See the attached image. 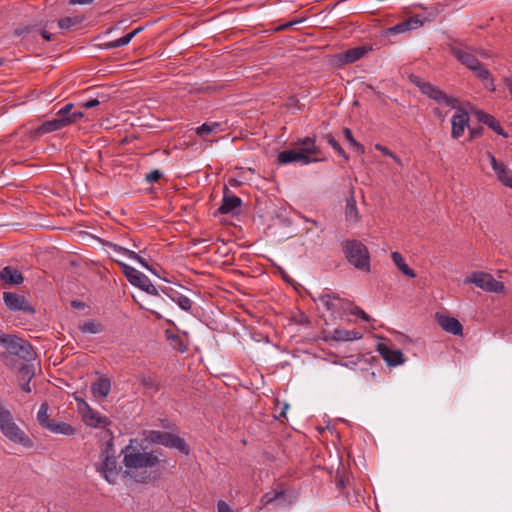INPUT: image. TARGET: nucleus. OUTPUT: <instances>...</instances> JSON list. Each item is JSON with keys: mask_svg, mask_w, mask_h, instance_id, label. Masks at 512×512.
I'll return each mask as SVG.
<instances>
[{"mask_svg": "<svg viewBox=\"0 0 512 512\" xmlns=\"http://www.w3.org/2000/svg\"><path fill=\"white\" fill-rule=\"evenodd\" d=\"M498 179L507 187L512 188V171L503 165L497 172Z\"/></svg>", "mask_w": 512, "mask_h": 512, "instance_id": "38", "label": "nucleus"}, {"mask_svg": "<svg viewBox=\"0 0 512 512\" xmlns=\"http://www.w3.org/2000/svg\"><path fill=\"white\" fill-rule=\"evenodd\" d=\"M437 322L439 326L447 333L455 336H462L463 326L458 319L451 316L437 314Z\"/></svg>", "mask_w": 512, "mask_h": 512, "instance_id": "18", "label": "nucleus"}, {"mask_svg": "<svg viewBox=\"0 0 512 512\" xmlns=\"http://www.w3.org/2000/svg\"><path fill=\"white\" fill-rule=\"evenodd\" d=\"M409 31L407 24L405 21H402L390 28H388L387 32L392 34H399Z\"/></svg>", "mask_w": 512, "mask_h": 512, "instance_id": "46", "label": "nucleus"}, {"mask_svg": "<svg viewBox=\"0 0 512 512\" xmlns=\"http://www.w3.org/2000/svg\"><path fill=\"white\" fill-rule=\"evenodd\" d=\"M472 72H474L476 77L483 82V85L486 89H488L491 92H494L496 90L494 80L491 76L490 71L486 69L482 63L476 66L475 70H472Z\"/></svg>", "mask_w": 512, "mask_h": 512, "instance_id": "28", "label": "nucleus"}, {"mask_svg": "<svg viewBox=\"0 0 512 512\" xmlns=\"http://www.w3.org/2000/svg\"><path fill=\"white\" fill-rule=\"evenodd\" d=\"M20 385H21V388H22V390L24 392H26V393H30L31 392L30 382H23Z\"/></svg>", "mask_w": 512, "mask_h": 512, "instance_id": "60", "label": "nucleus"}, {"mask_svg": "<svg viewBox=\"0 0 512 512\" xmlns=\"http://www.w3.org/2000/svg\"><path fill=\"white\" fill-rule=\"evenodd\" d=\"M71 305H72L73 308H76V309L84 308V303H82L80 301H72Z\"/></svg>", "mask_w": 512, "mask_h": 512, "instance_id": "61", "label": "nucleus"}, {"mask_svg": "<svg viewBox=\"0 0 512 512\" xmlns=\"http://www.w3.org/2000/svg\"><path fill=\"white\" fill-rule=\"evenodd\" d=\"M139 382L146 389L154 393L160 390V382L154 374H143L139 377Z\"/></svg>", "mask_w": 512, "mask_h": 512, "instance_id": "31", "label": "nucleus"}, {"mask_svg": "<svg viewBox=\"0 0 512 512\" xmlns=\"http://www.w3.org/2000/svg\"><path fill=\"white\" fill-rule=\"evenodd\" d=\"M348 314L355 315V316L361 318L362 320H364L366 322H370L372 320V318L364 310H362L358 306L353 305L352 302H350V307L348 309Z\"/></svg>", "mask_w": 512, "mask_h": 512, "instance_id": "42", "label": "nucleus"}, {"mask_svg": "<svg viewBox=\"0 0 512 512\" xmlns=\"http://www.w3.org/2000/svg\"><path fill=\"white\" fill-rule=\"evenodd\" d=\"M78 329L84 334H98L103 332L104 326L100 321L91 319L80 324Z\"/></svg>", "mask_w": 512, "mask_h": 512, "instance_id": "33", "label": "nucleus"}, {"mask_svg": "<svg viewBox=\"0 0 512 512\" xmlns=\"http://www.w3.org/2000/svg\"><path fill=\"white\" fill-rule=\"evenodd\" d=\"M130 41H131L130 36H128V34H126L116 40L109 41V42L103 44L102 48L103 49H115V48L122 47V46L129 44Z\"/></svg>", "mask_w": 512, "mask_h": 512, "instance_id": "39", "label": "nucleus"}, {"mask_svg": "<svg viewBox=\"0 0 512 512\" xmlns=\"http://www.w3.org/2000/svg\"><path fill=\"white\" fill-rule=\"evenodd\" d=\"M145 439L150 443L163 445L167 448L177 449L183 454L189 453L185 440L170 432L151 430L146 432Z\"/></svg>", "mask_w": 512, "mask_h": 512, "instance_id": "7", "label": "nucleus"}, {"mask_svg": "<svg viewBox=\"0 0 512 512\" xmlns=\"http://www.w3.org/2000/svg\"><path fill=\"white\" fill-rule=\"evenodd\" d=\"M111 391V381L107 377H100L91 385V392L97 399L106 398Z\"/></svg>", "mask_w": 512, "mask_h": 512, "instance_id": "24", "label": "nucleus"}, {"mask_svg": "<svg viewBox=\"0 0 512 512\" xmlns=\"http://www.w3.org/2000/svg\"><path fill=\"white\" fill-rule=\"evenodd\" d=\"M242 200L230 192V190L225 186L223 191V200L222 204L219 207L218 211L221 214H228L233 212L236 208L240 207Z\"/></svg>", "mask_w": 512, "mask_h": 512, "instance_id": "20", "label": "nucleus"}, {"mask_svg": "<svg viewBox=\"0 0 512 512\" xmlns=\"http://www.w3.org/2000/svg\"><path fill=\"white\" fill-rule=\"evenodd\" d=\"M452 55L469 70H475L481 62L477 59L476 55L482 58H489L491 55L483 49H474L471 46L460 44H454L450 46Z\"/></svg>", "mask_w": 512, "mask_h": 512, "instance_id": "5", "label": "nucleus"}, {"mask_svg": "<svg viewBox=\"0 0 512 512\" xmlns=\"http://www.w3.org/2000/svg\"><path fill=\"white\" fill-rule=\"evenodd\" d=\"M63 122L64 121L58 120L57 118L45 121L33 131V136L39 137L54 131L61 130L64 128Z\"/></svg>", "mask_w": 512, "mask_h": 512, "instance_id": "25", "label": "nucleus"}, {"mask_svg": "<svg viewBox=\"0 0 512 512\" xmlns=\"http://www.w3.org/2000/svg\"><path fill=\"white\" fill-rule=\"evenodd\" d=\"M106 246L117 253H121L132 260H136L143 268L152 271V267L148 264V262L136 252L112 242H107Z\"/></svg>", "mask_w": 512, "mask_h": 512, "instance_id": "23", "label": "nucleus"}, {"mask_svg": "<svg viewBox=\"0 0 512 512\" xmlns=\"http://www.w3.org/2000/svg\"><path fill=\"white\" fill-rule=\"evenodd\" d=\"M162 176V173L159 170H153L146 174L145 180L152 184L154 182H157Z\"/></svg>", "mask_w": 512, "mask_h": 512, "instance_id": "48", "label": "nucleus"}, {"mask_svg": "<svg viewBox=\"0 0 512 512\" xmlns=\"http://www.w3.org/2000/svg\"><path fill=\"white\" fill-rule=\"evenodd\" d=\"M295 500L296 497L292 492H288L282 484H277L261 497L260 503L263 506L275 504L276 507L284 508L291 506Z\"/></svg>", "mask_w": 512, "mask_h": 512, "instance_id": "9", "label": "nucleus"}, {"mask_svg": "<svg viewBox=\"0 0 512 512\" xmlns=\"http://www.w3.org/2000/svg\"><path fill=\"white\" fill-rule=\"evenodd\" d=\"M31 30H32V28H29V27L17 28L15 30V34L16 35H23L25 33H30Z\"/></svg>", "mask_w": 512, "mask_h": 512, "instance_id": "57", "label": "nucleus"}, {"mask_svg": "<svg viewBox=\"0 0 512 512\" xmlns=\"http://www.w3.org/2000/svg\"><path fill=\"white\" fill-rule=\"evenodd\" d=\"M375 149L380 151L385 156L391 157V155L393 154V152L391 150H389L387 147H385L381 144H376Z\"/></svg>", "mask_w": 512, "mask_h": 512, "instance_id": "52", "label": "nucleus"}, {"mask_svg": "<svg viewBox=\"0 0 512 512\" xmlns=\"http://www.w3.org/2000/svg\"><path fill=\"white\" fill-rule=\"evenodd\" d=\"M115 261L120 266L123 274L129 281V283L132 284L133 286L142 289L146 282L149 280V278L144 273L138 271L134 267L119 260Z\"/></svg>", "mask_w": 512, "mask_h": 512, "instance_id": "14", "label": "nucleus"}, {"mask_svg": "<svg viewBox=\"0 0 512 512\" xmlns=\"http://www.w3.org/2000/svg\"><path fill=\"white\" fill-rule=\"evenodd\" d=\"M83 420L86 425L93 428H104L110 423L106 416L90 408L83 414Z\"/></svg>", "mask_w": 512, "mask_h": 512, "instance_id": "21", "label": "nucleus"}, {"mask_svg": "<svg viewBox=\"0 0 512 512\" xmlns=\"http://www.w3.org/2000/svg\"><path fill=\"white\" fill-rule=\"evenodd\" d=\"M297 149L300 152H303L304 155H308L309 157H316L320 154V149L315 144V139L310 137H305L300 139L297 143Z\"/></svg>", "mask_w": 512, "mask_h": 512, "instance_id": "26", "label": "nucleus"}, {"mask_svg": "<svg viewBox=\"0 0 512 512\" xmlns=\"http://www.w3.org/2000/svg\"><path fill=\"white\" fill-rule=\"evenodd\" d=\"M392 260L398 269L410 278H415L416 273L413 269H411L406 263L403 256L399 252H392L391 254Z\"/></svg>", "mask_w": 512, "mask_h": 512, "instance_id": "32", "label": "nucleus"}, {"mask_svg": "<svg viewBox=\"0 0 512 512\" xmlns=\"http://www.w3.org/2000/svg\"><path fill=\"white\" fill-rule=\"evenodd\" d=\"M407 27L410 30L417 29L423 25V20L419 16H412L405 20Z\"/></svg>", "mask_w": 512, "mask_h": 512, "instance_id": "45", "label": "nucleus"}, {"mask_svg": "<svg viewBox=\"0 0 512 512\" xmlns=\"http://www.w3.org/2000/svg\"><path fill=\"white\" fill-rule=\"evenodd\" d=\"M345 216L348 221H357L359 218L356 201L353 196L347 199L345 207Z\"/></svg>", "mask_w": 512, "mask_h": 512, "instance_id": "35", "label": "nucleus"}, {"mask_svg": "<svg viewBox=\"0 0 512 512\" xmlns=\"http://www.w3.org/2000/svg\"><path fill=\"white\" fill-rule=\"evenodd\" d=\"M434 115L439 118L441 121H443L446 117V113H443L441 109L435 108L434 109Z\"/></svg>", "mask_w": 512, "mask_h": 512, "instance_id": "56", "label": "nucleus"}, {"mask_svg": "<svg viewBox=\"0 0 512 512\" xmlns=\"http://www.w3.org/2000/svg\"><path fill=\"white\" fill-rule=\"evenodd\" d=\"M370 50L371 48L366 46L354 47L338 54L336 60L339 65L352 64L363 58Z\"/></svg>", "mask_w": 512, "mask_h": 512, "instance_id": "16", "label": "nucleus"}, {"mask_svg": "<svg viewBox=\"0 0 512 512\" xmlns=\"http://www.w3.org/2000/svg\"><path fill=\"white\" fill-rule=\"evenodd\" d=\"M46 429L54 434H61L66 436L74 435L76 432L75 428L69 423L57 420H52L50 424H47Z\"/></svg>", "mask_w": 512, "mask_h": 512, "instance_id": "29", "label": "nucleus"}, {"mask_svg": "<svg viewBox=\"0 0 512 512\" xmlns=\"http://www.w3.org/2000/svg\"><path fill=\"white\" fill-rule=\"evenodd\" d=\"M160 292L167 296L171 301L175 302L182 310L190 311L192 308V301L187 296L180 294L172 287H161Z\"/></svg>", "mask_w": 512, "mask_h": 512, "instance_id": "19", "label": "nucleus"}, {"mask_svg": "<svg viewBox=\"0 0 512 512\" xmlns=\"http://www.w3.org/2000/svg\"><path fill=\"white\" fill-rule=\"evenodd\" d=\"M478 120L486 125H488L492 130H494L497 134L508 137V134L501 127L498 120H496L492 115H489L484 112L477 113Z\"/></svg>", "mask_w": 512, "mask_h": 512, "instance_id": "30", "label": "nucleus"}, {"mask_svg": "<svg viewBox=\"0 0 512 512\" xmlns=\"http://www.w3.org/2000/svg\"><path fill=\"white\" fill-rule=\"evenodd\" d=\"M3 300L6 307L11 311H22L28 314H34L35 309L25 296L14 293L4 292Z\"/></svg>", "mask_w": 512, "mask_h": 512, "instance_id": "11", "label": "nucleus"}, {"mask_svg": "<svg viewBox=\"0 0 512 512\" xmlns=\"http://www.w3.org/2000/svg\"><path fill=\"white\" fill-rule=\"evenodd\" d=\"M48 410H49L48 404L42 403L37 412V421L45 429H46V425L50 424L52 421L49 419Z\"/></svg>", "mask_w": 512, "mask_h": 512, "instance_id": "37", "label": "nucleus"}, {"mask_svg": "<svg viewBox=\"0 0 512 512\" xmlns=\"http://www.w3.org/2000/svg\"><path fill=\"white\" fill-rule=\"evenodd\" d=\"M150 312H151L153 315H155V317H156L157 319H162V318H163V316H162L159 312H157V311L150 310Z\"/></svg>", "mask_w": 512, "mask_h": 512, "instance_id": "63", "label": "nucleus"}, {"mask_svg": "<svg viewBox=\"0 0 512 512\" xmlns=\"http://www.w3.org/2000/svg\"><path fill=\"white\" fill-rule=\"evenodd\" d=\"M101 463L96 466L97 471L102 477L110 484L116 483L119 471L117 469V461L113 455L112 443H107L105 449L102 451Z\"/></svg>", "mask_w": 512, "mask_h": 512, "instance_id": "8", "label": "nucleus"}, {"mask_svg": "<svg viewBox=\"0 0 512 512\" xmlns=\"http://www.w3.org/2000/svg\"><path fill=\"white\" fill-rule=\"evenodd\" d=\"M99 104H100V102L97 99H91V100L86 101L85 103H83L82 107L84 109H91V108H94V107L98 106Z\"/></svg>", "mask_w": 512, "mask_h": 512, "instance_id": "54", "label": "nucleus"}, {"mask_svg": "<svg viewBox=\"0 0 512 512\" xmlns=\"http://www.w3.org/2000/svg\"><path fill=\"white\" fill-rule=\"evenodd\" d=\"M94 0H69L70 5H86L92 3Z\"/></svg>", "mask_w": 512, "mask_h": 512, "instance_id": "55", "label": "nucleus"}, {"mask_svg": "<svg viewBox=\"0 0 512 512\" xmlns=\"http://www.w3.org/2000/svg\"><path fill=\"white\" fill-rule=\"evenodd\" d=\"M391 158H392V159H393V160H394L398 165L402 166V161H401V159H400L396 154H394V153H393V154L391 155Z\"/></svg>", "mask_w": 512, "mask_h": 512, "instance_id": "62", "label": "nucleus"}, {"mask_svg": "<svg viewBox=\"0 0 512 512\" xmlns=\"http://www.w3.org/2000/svg\"><path fill=\"white\" fill-rule=\"evenodd\" d=\"M343 133L346 140L350 143V145L353 148H355L357 152L364 153V146L355 140V138L352 135V131L349 128H344Z\"/></svg>", "mask_w": 512, "mask_h": 512, "instance_id": "41", "label": "nucleus"}, {"mask_svg": "<svg viewBox=\"0 0 512 512\" xmlns=\"http://www.w3.org/2000/svg\"><path fill=\"white\" fill-rule=\"evenodd\" d=\"M165 334H166L167 338L172 341V343H179L181 346H183V347L179 348V350L181 352H184L186 350V347L183 345V343L178 335L172 334L170 330H166Z\"/></svg>", "mask_w": 512, "mask_h": 512, "instance_id": "49", "label": "nucleus"}, {"mask_svg": "<svg viewBox=\"0 0 512 512\" xmlns=\"http://www.w3.org/2000/svg\"><path fill=\"white\" fill-rule=\"evenodd\" d=\"M325 140L327 141V143L341 156L343 157L346 161L349 159L348 155L346 154V152L344 151V149L340 146V144L338 143V141L331 135V134H327L325 135Z\"/></svg>", "mask_w": 512, "mask_h": 512, "instance_id": "40", "label": "nucleus"}, {"mask_svg": "<svg viewBox=\"0 0 512 512\" xmlns=\"http://www.w3.org/2000/svg\"><path fill=\"white\" fill-rule=\"evenodd\" d=\"M143 291H145L146 293L150 294V295H153V296H158L159 295V291L160 289H157L153 284L152 282L150 281V279L146 282V284L143 286V288L141 289Z\"/></svg>", "mask_w": 512, "mask_h": 512, "instance_id": "47", "label": "nucleus"}, {"mask_svg": "<svg viewBox=\"0 0 512 512\" xmlns=\"http://www.w3.org/2000/svg\"><path fill=\"white\" fill-rule=\"evenodd\" d=\"M347 261L356 269L370 271V255L367 247L357 240H348L343 245Z\"/></svg>", "mask_w": 512, "mask_h": 512, "instance_id": "3", "label": "nucleus"}, {"mask_svg": "<svg viewBox=\"0 0 512 512\" xmlns=\"http://www.w3.org/2000/svg\"><path fill=\"white\" fill-rule=\"evenodd\" d=\"M312 299L314 302L321 304L334 318L343 319L348 314L350 301L330 290L326 289L317 297H312Z\"/></svg>", "mask_w": 512, "mask_h": 512, "instance_id": "4", "label": "nucleus"}, {"mask_svg": "<svg viewBox=\"0 0 512 512\" xmlns=\"http://www.w3.org/2000/svg\"><path fill=\"white\" fill-rule=\"evenodd\" d=\"M220 126L218 122L204 123L196 128V134L200 137H204L220 130Z\"/></svg>", "mask_w": 512, "mask_h": 512, "instance_id": "36", "label": "nucleus"}, {"mask_svg": "<svg viewBox=\"0 0 512 512\" xmlns=\"http://www.w3.org/2000/svg\"><path fill=\"white\" fill-rule=\"evenodd\" d=\"M143 27H138L134 29L132 32L128 33V36H130V39L132 40L136 35H138L141 31H143Z\"/></svg>", "mask_w": 512, "mask_h": 512, "instance_id": "58", "label": "nucleus"}, {"mask_svg": "<svg viewBox=\"0 0 512 512\" xmlns=\"http://www.w3.org/2000/svg\"><path fill=\"white\" fill-rule=\"evenodd\" d=\"M411 81L419 88L423 94L435 100L437 103L445 105L451 109L457 108L458 100L455 97L446 94L438 87L416 76L412 77Z\"/></svg>", "mask_w": 512, "mask_h": 512, "instance_id": "6", "label": "nucleus"}, {"mask_svg": "<svg viewBox=\"0 0 512 512\" xmlns=\"http://www.w3.org/2000/svg\"><path fill=\"white\" fill-rule=\"evenodd\" d=\"M377 351L389 366H397L405 361L400 349H392L385 343H378Z\"/></svg>", "mask_w": 512, "mask_h": 512, "instance_id": "15", "label": "nucleus"}, {"mask_svg": "<svg viewBox=\"0 0 512 512\" xmlns=\"http://www.w3.org/2000/svg\"><path fill=\"white\" fill-rule=\"evenodd\" d=\"M40 34L46 41H50L52 39V34L46 30H41Z\"/></svg>", "mask_w": 512, "mask_h": 512, "instance_id": "59", "label": "nucleus"}, {"mask_svg": "<svg viewBox=\"0 0 512 512\" xmlns=\"http://www.w3.org/2000/svg\"><path fill=\"white\" fill-rule=\"evenodd\" d=\"M362 338V334L356 330L336 328L331 333V339L335 341H354Z\"/></svg>", "mask_w": 512, "mask_h": 512, "instance_id": "27", "label": "nucleus"}, {"mask_svg": "<svg viewBox=\"0 0 512 512\" xmlns=\"http://www.w3.org/2000/svg\"><path fill=\"white\" fill-rule=\"evenodd\" d=\"M0 279L3 283L8 285H20L24 281L21 272L12 266L2 268L0 271Z\"/></svg>", "mask_w": 512, "mask_h": 512, "instance_id": "22", "label": "nucleus"}, {"mask_svg": "<svg viewBox=\"0 0 512 512\" xmlns=\"http://www.w3.org/2000/svg\"><path fill=\"white\" fill-rule=\"evenodd\" d=\"M18 377L21 382H30L35 375V370L31 362H24L18 365Z\"/></svg>", "mask_w": 512, "mask_h": 512, "instance_id": "34", "label": "nucleus"}, {"mask_svg": "<svg viewBox=\"0 0 512 512\" xmlns=\"http://www.w3.org/2000/svg\"><path fill=\"white\" fill-rule=\"evenodd\" d=\"M277 160L279 164H289L292 162H300L302 165H307L311 162H317L322 160L321 158L309 157L308 155H304L303 152L297 150H284L281 151Z\"/></svg>", "mask_w": 512, "mask_h": 512, "instance_id": "12", "label": "nucleus"}, {"mask_svg": "<svg viewBox=\"0 0 512 512\" xmlns=\"http://www.w3.org/2000/svg\"><path fill=\"white\" fill-rule=\"evenodd\" d=\"M307 222H310L314 226H318V222L316 220H307Z\"/></svg>", "mask_w": 512, "mask_h": 512, "instance_id": "64", "label": "nucleus"}, {"mask_svg": "<svg viewBox=\"0 0 512 512\" xmlns=\"http://www.w3.org/2000/svg\"><path fill=\"white\" fill-rule=\"evenodd\" d=\"M469 115L463 108H458L451 119V137L454 139L460 138L468 127Z\"/></svg>", "mask_w": 512, "mask_h": 512, "instance_id": "13", "label": "nucleus"}, {"mask_svg": "<svg viewBox=\"0 0 512 512\" xmlns=\"http://www.w3.org/2000/svg\"><path fill=\"white\" fill-rule=\"evenodd\" d=\"M465 283H473L477 287L487 292H503L504 284L497 281L491 274L485 272H475L467 277Z\"/></svg>", "mask_w": 512, "mask_h": 512, "instance_id": "10", "label": "nucleus"}, {"mask_svg": "<svg viewBox=\"0 0 512 512\" xmlns=\"http://www.w3.org/2000/svg\"><path fill=\"white\" fill-rule=\"evenodd\" d=\"M0 345L4 351L0 354L1 361L12 369L18 367V360L32 362L36 359V353L32 345L15 335L0 334Z\"/></svg>", "mask_w": 512, "mask_h": 512, "instance_id": "1", "label": "nucleus"}, {"mask_svg": "<svg viewBox=\"0 0 512 512\" xmlns=\"http://www.w3.org/2000/svg\"><path fill=\"white\" fill-rule=\"evenodd\" d=\"M132 443L131 440L130 444L122 450L124 454L123 464L127 469H147L156 466L159 459L154 452L139 451L132 446Z\"/></svg>", "mask_w": 512, "mask_h": 512, "instance_id": "2", "label": "nucleus"}, {"mask_svg": "<svg viewBox=\"0 0 512 512\" xmlns=\"http://www.w3.org/2000/svg\"><path fill=\"white\" fill-rule=\"evenodd\" d=\"M487 156L494 172L496 173L504 165V163L497 161L495 156L491 153H488Z\"/></svg>", "mask_w": 512, "mask_h": 512, "instance_id": "50", "label": "nucleus"}, {"mask_svg": "<svg viewBox=\"0 0 512 512\" xmlns=\"http://www.w3.org/2000/svg\"><path fill=\"white\" fill-rule=\"evenodd\" d=\"M73 108V103H67L56 113V118L58 120L64 121L63 127L76 123L78 120L84 117L82 111H72Z\"/></svg>", "mask_w": 512, "mask_h": 512, "instance_id": "17", "label": "nucleus"}, {"mask_svg": "<svg viewBox=\"0 0 512 512\" xmlns=\"http://www.w3.org/2000/svg\"><path fill=\"white\" fill-rule=\"evenodd\" d=\"M217 510L218 512H233L231 507L224 501L220 500L217 503Z\"/></svg>", "mask_w": 512, "mask_h": 512, "instance_id": "51", "label": "nucleus"}, {"mask_svg": "<svg viewBox=\"0 0 512 512\" xmlns=\"http://www.w3.org/2000/svg\"><path fill=\"white\" fill-rule=\"evenodd\" d=\"M483 128H469L470 140L480 136L482 134Z\"/></svg>", "mask_w": 512, "mask_h": 512, "instance_id": "53", "label": "nucleus"}, {"mask_svg": "<svg viewBox=\"0 0 512 512\" xmlns=\"http://www.w3.org/2000/svg\"><path fill=\"white\" fill-rule=\"evenodd\" d=\"M79 22L80 21L78 18L64 17V18L59 19L58 26L61 29H69V28L77 25Z\"/></svg>", "mask_w": 512, "mask_h": 512, "instance_id": "43", "label": "nucleus"}, {"mask_svg": "<svg viewBox=\"0 0 512 512\" xmlns=\"http://www.w3.org/2000/svg\"><path fill=\"white\" fill-rule=\"evenodd\" d=\"M125 474L126 476L133 478L138 483H147L150 480V475L147 474V472L136 474L126 470Z\"/></svg>", "mask_w": 512, "mask_h": 512, "instance_id": "44", "label": "nucleus"}]
</instances>
